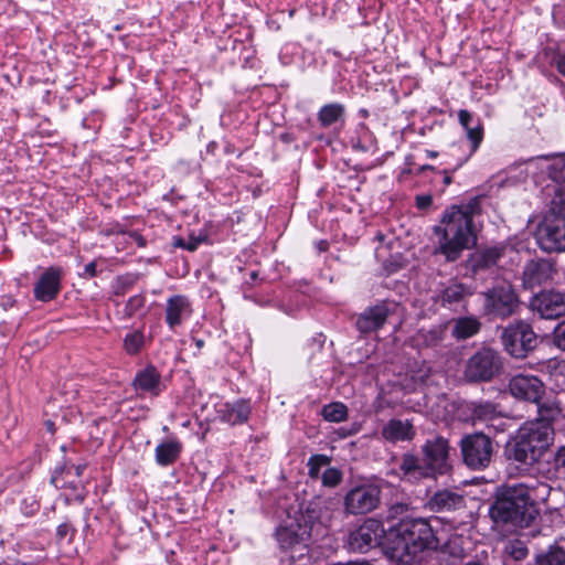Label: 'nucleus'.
Wrapping results in <instances>:
<instances>
[{
  "label": "nucleus",
  "instance_id": "7ed1b4c3",
  "mask_svg": "<svg viewBox=\"0 0 565 565\" xmlns=\"http://www.w3.org/2000/svg\"><path fill=\"white\" fill-rule=\"evenodd\" d=\"M440 253L448 262L457 260L465 249L471 248L477 242L473 226L460 211L447 209L439 225L434 227Z\"/></svg>",
  "mask_w": 565,
  "mask_h": 565
},
{
  "label": "nucleus",
  "instance_id": "423d86ee",
  "mask_svg": "<svg viewBox=\"0 0 565 565\" xmlns=\"http://www.w3.org/2000/svg\"><path fill=\"white\" fill-rule=\"evenodd\" d=\"M465 463L471 469L489 466L493 454V444L487 435L476 433L465 436L460 441Z\"/></svg>",
  "mask_w": 565,
  "mask_h": 565
},
{
  "label": "nucleus",
  "instance_id": "bb28decb",
  "mask_svg": "<svg viewBox=\"0 0 565 565\" xmlns=\"http://www.w3.org/2000/svg\"><path fill=\"white\" fill-rule=\"evenodd\" d=\"M502 252L503 249L500 247H488L476 252L471 257L472 268L476 270L491 268L497 265Z\"/></svg>",
  "mask_w": 565,
  "mask_h": 565
},
{
  "label": "nucleus",
  "instance_id": "72a5a7b5",
  "mask_svg": "<svg viewBox=\"0 0 565 565\" xmlns=\"http://www.w3.org/2000/svg\"><path fill=\"white\" fill-rule=\"evenodd\" d=\"M444 337L441 329H433L429 331L422 330L416 334L415 340L418 345L436 347L444 340Z\"/></svg>",
  "mask_w": 565,
  "mask_h": 565
},
{
  "label": "nucleus",
  "instance_id": "aec40b11",
  "mask_svg": "<svg viewBox=\"0 0 565 565\" xmlns=\"http://www.w3.org/2000/svg\"><path fill=\"white\" fill-rule=\"evenodd\" d=\"M401 478L411 482L419 481L424 478H435L428 466L423 459L413 454H404L399 463Z\"/></svg>",
  "mask_w": 565,
  "mask_h": 565
},
{
  "label": "nucleus",
  "instance_id": "f8f14e48",
  "mask_svg": "<svg viewBox=\"0 0 565 565\" xmlns=\"http://www.w3.org/2000/svg\"><path fill=\"white\" fill-rule=\"evenodd\" d=\"M508 386L514 398L534 404L545 392L544 383L535 375L516 374L510 379Z\"/></svg>",
  "mask_w": 565,
  "mask_h": 565
},
{
  "label": "nucleus",
  "instance_id": "e2e57ef3",
  "mask_svg": "<svg viewBox=\"0 0 565 565\" xmlns=\"http://www.w3.org/2000/svg\"><path fill=\"white\" fill-rule=\"evenodd\" d=\"M465 565H481L479 562H468L467 564Z\"/></svg>",
  "mask_w": 565,
  "mask_h": 565
},
{
  "label": "nucleus",
  "instance_id": "7c9ffc66",
  "mask_svg": "<svg viewBox=\"0 0 565 565\" xmlns=\"http://www.w3.org/2000/svg\"><path fill=\"white\" fill-rule=\"evenodd\" d=\"M534 565H565V551L552 546L545 553L536 555Z\"/></svg>",
  "mask_w": 565,
  "mask_h": 565
},
{
  "label": "nucleus",
  "instance_id": "a878e982",
  "mask_svg": "<svg viewBox=\"0 0 565 565\" xmlns=\"http://www.w3.org/2000/svg\"><path fill=\"white\" fill-rule=\"evenodd\" d=\"M182 451L181 441L171 437L157 445L154 449L156 462L159 466L166 467L178 460Z\"/></svg>",
  "mask_w": 565,
  "mask_h": 565
},
{
  "label": "nucleus",
  "instance_id": "412c9836",
  "mask_svg": "<svg viewBox=\"0 0 565 565\" xmlns=\"http://www.w3.org/2000/svg\"><path fill=\"white\" fill-rule=\"evenodd\" d=\"M388 317V308L380 303L366 309L356 320V328L363 332H372L382 328Z\"/></svg>",
  "mask_w": 565,
  "mask_h": 565
},
{
  "label": "nucleus",
  "instance_id": "473e14b6",
  "mask_svg": "<svg viewBox=\"0 0 565 565\" xmlns=\"http://www.w3.org/2000/svg\"><path fill=\"white\" fill-rule=\"evenodd\" d=\"M322 417L331 423H341L348 418V407L341 402L324 405L321 412Z\"/></svg>",
  "mask_w": 565,
  "mask_h": 565
},
{
  "label": "nucleus",
  "instance_id": "de8ad7c7",
  "mask_svg": "<svg viewBox=\"0 0 565 565\" xmlns=\"http://www.w3.org/2000/svg\"><path fill=\"white\" fill-rule=\"evenodd\" d=\"M417 209L427 210L433 204V196L430 194H420L415 199Z\"/></svg>",
  "mask_w": 565,
  "mask_h": 565
},
{
  "label": "nucleus",
  "instance_id": "1a4fd4ad",
  "mask_svg": "<svg viewBox=\"0 0 565 565\" xmlns=\"http://www.w3.org/2000/svg\"><path fill=\"white\" fill-rule=\"evenodd\" d=\"M384 535L382 523L375 519L365 520L349 536V547L353 552L366 553L377 546Z\"/></svg>",
  "mask_w": 565,
  "mask_h": 565
},
{
  "label": "nucleus",
  "instance_id": "c85d7f7f",
  "mask_svg": "<svg viewBox=\"0 0 565 565\" xmlns=\"http://www.w3.org/2000/svg\"><path fill=\"white\" fill-rule=\"evenodd\" d=\"M345 108L340 103H331L322 106L318 113V119L322 127H329L339 120H343Z\"/></svg>",
  "mask_w": 565,
  "mask_h": 565
},
{
  "label": "nucleus",
  "instance_id": "680f3d73",
  "mask_svg": "<svg viewBox=\"0 0 565 565\" xmlns=\"http://www.w3.org/2000/svg\"><path fill=\"white\" fill-rule=\"evenodd\" d=\"M326 245H327V244H326L324 242H321V243H320V245H319V248H320L321 250H323V249L326 248Z\"/></svg>",
  "mask_w": 565,
  "mask_h": 565
},
{
  "label": "nucleus",
  "instance_id": "8fccbe9b",
  "mask_svg": "<svg viewBox=\"0 0 565 565\" xmlns=\"http://www.w3.org/2000/svg\"><path fill=\"white\" fill-rule=\"evenodd\" d=\"M555 465L557 468H565V446L561 447L555 455Z\"/></svg>",
  "mask_w": 565,
  "mask_h": 565
},
{
  "label": "nucleus",
  "instance_id": "9d476101",
  "mask_svg": "<svg viewBox=\"0 0 565 565\" xmlns=\"http://www.w3.org/2000/svg\"><path fill=\"white\" fill-rule=\"evenodd\" d=\"M535 237L541 249L546 253L565 252V224L558 218H544Z\"/></svg>",
  "mask_w": 565,
  "mask_h": 565
},
{
  "label": "nucleus",
  "instance_id": "2f4dec72",
  "mask_svg": "<svg viewBox=\"0 0 565 565\" xmlns=\"http://www.w3.org/2000/svg\"><path fill=\"white\" fill-rule=\"evenodd\" d=\"M146 343V337L142 331L134 330L128 332L124 338V350L129 355H135L141 351Z\"/></svg>",
  "mask_w": 565,
  "mask_h": 565
},
{
  "label": "nucleus",
  "instance_id": "49530a36",
  "mask_svg": "<svg viewBox=\"0 0 565 565\" xmlns=\"http://www.w3.org/2000/svg\"><path fill=\"white\" fill-rule=\"evenodd\" d=\"M145 305V299L141 296L131 297L127 302V310L129 313H134Z\"/></svg>",
  "mask_w": 565,
  "mask_h": 565
},
{
  "label": "nucleus",
  "instance_id": "f704fd0d",
  "mask_svg": "<svg viewBox=\"0 0 565 565\" xmlns=\"http://www.w3.org/2000/svg\"><path fill=\"white\" fill-rule=\"evenodd\" d=\"M480 201V196H475L471 198L466 204L452 205L449 209L460 211L465 216L468 217V220H470V223L472 224L473 216L479 214L481 211Z\"/></svg>",
  "mask_w": 565,
  "mask_h": 565
},
{
  "label": "nucleus",
  "instance_id": "6e6d98bb",
  "mask_svg": "<svg viewBox=\"0 0 565 565\" xmlns=\"http://www.w3.org/2000/svg\"><path fill=\"white\" fill-rule=\"evenodd\" d=\"M185 243H186V241H184V239H182V238H177V239L174 241L173 245H174V246H177V247H181V248H183V249H184V246H183V245H185Z\"/></svg>",
  "mask_w": 565,
  "mask_h": 565
},
{
  "label": "nucleus",
  "instance_id": "6ab92c4d",
  "mask_svg": "<svg viewBox=\"0 0 565 565\" xmlns=\"http://www.w3.org/2000/svg\"><path fill=\"white\" fill-rule=\"evenodd\" d=\"M414 437V426L408 419L392 418L384 424L381 430V438L392 444L411 441Z\"/></svg>",
  "mask_w": 565,
  "mask_h": 565
},
{
  "label": "nucleus",
  "instance_id": "c9c22d12",
  "mask_svg": "<svg viewBox=\"0 0 565 565\" xmlns=\"http://www.w3.org/2000/svg\"><path fill=\"white\" fill-rule=\"evenodd\" d=\"M465 296V288L462 285L454 284L448 286L441 296L443 303H455L459 302Z\"/></svg>",
  "mask_w": 565,
  "mask_h": 565
},
{
  "label": "nucleus",
  "instance_id": "6e6552de",
  "mask_svg": "<svg viewBox=\"0 0 565 565\" xmlns=\"http://www.w3.org/2000/svg\"><path fill=\"white\" fill-rule=\"evenodd\" d=\"M381 500V489L375 484H362L344 497V508L350 514H365L375 510Z\"/></svg>",
  "mask_w": 565,
  "mask_h": 565
},
{
  "label": "nucleus",
  "instance_id": "5fc2aeb1",
  "mask_svg": "<svg viewBox=\"0 0 565 565\" xmlns=\"http://www.w3.org/2000/svg\"><path fill=\"white\" fill-rule=\"evenodd\" d=\"M556 67H557V71H558L563 76H565V53H564V54L558 55V57H557V60H556Z\"/></svg>",
  "mask_w": 565,
  "mask_h": 565
},
{
  "label": "nucleus",
  "instance_id": "f03ea898",
  "mask_svg": "<svg viewBox=\"0 0 565 565\" xmlns=\"http://www.w3.org/2000/svg\"><path fill=\"white\" fill-rule=\"evenodd\" d=\"M535 489L524 483L513 484L490 509L495 523H512L518 526H529L539 515L535 503Z\"/></svg>",
  "mask_w": 565,
  "mask_h": 565
},
{
  "label": "nucleus",
  "instance_id": "a18cd8bd",
  "mask_svg": "<svg viewBox=\"0 0 565 565\" xmlns=\"http://www.w3.org/2000/svg\"><path fill=\"white\" fill-rule=\"evenodd\" d=\"M458 120L460 122V125L462 126V128L465 130L469 129L470 127H472V121H473V117L471 115V113H469L468 110L466 109H460L458 111Z\"/></svg>",
  "mask_w": 565,
  "mask_h": 565
},
{
  "label": "nucleus",
  "instance_id": "ddd939ff",
  "mask_svg": "<svg viewBox=\"0 0 565 565\" xmlns=\"http://www.w3.org/2000/svg\"><path fill=\"white\" fill-rule=\"evenodd\" d=\"M424 461L428 466L434 477L444 475L449 469V445L443 437L428 439L423 446Z\"/></svg>",
  "mask_w": 565,
  "mask_h": 565
},
{
  "label": "nucleus",
  "instance_id": "4d7b16f0",
  "mask_svg": "<svg viewBox=\"0 0 565 565\" xmlns=\"http://www.w3.org/2000/svg\"><path fill=\"white\" fill-rule=\"evenodd\" d=\"M84 469H85V466H81V465H79V466H76V467H75V473H76V476H81Z\"/></svg>",
  "mask_w": 565,
  "mask_h": 565
},
{
  "label": "nucleus",
  "instance_id": "79ce46f5",
  "mask_svg": "<svg viewBox=\"0 0 565 565\" xmlns=\"http://www.w3.org/2000/svg\"><path fill=\"white\" fill-rule=\"evenodd\" d=\"M527 552V547L520 541H516L514 544H511L510 554L516 561L525 558Z\"/></svg>",
  "mask_w": 565,
  "mask_h": 565
},
{
  "label": "nucleus",
  "instance_id": "39448f33",
  "mask_svg": "<svg viewBox=\"0 0 565 565\" xmlns=\"http://www.w3.org/2000/svg\"><path fill=\"white\" fill-rule=\"evenodd\" d=\"M502 367L499 353L482 348L469 358L465 369V377L469 382H487L497 376Z\"/></svg>",
  "mask_w": 565,
  "mask_h": 565
},
{
  "label": "nucleus",
  "instance_id": "20e7f679",
  "mask_svg": "<svg viewBox=\"0 0 565 565\" xmlns=\"http://www.w3.org/2000/svg\"><path fill=\"white\" fill-rule=\"evenodd\" d=\"M554 440V428L546 423L527 422L518 430L513 458L525 465L537 462Z\"/></svg>",
  "mask_w": 565,
  "mask_h": 565
},
{
  "label": "nucleus",
  "instance_id": "2eb2a0df",
  "mask_svg": "<svg viewBox=\"0 0 565 565\" xmlns=\"http://www.w3.org/2000/svg\"><path fill=\"white\" fill-rule=\"evenodd\" d=\"M555 269L546 259H531L523 268L522 284L524 288H535L547 284L553 279Z\"/></svg>",
  "mask_w": 565,
  "mask_h": 565
},
{
  "label": "nucleus",
  "instance_id": "a211bd4d",
  "mask_svg": "<svg viewBox=\"0 0 565 565\" xmlns=\"http://www.w3.org/2000/svg\"><path fill=\"white\" fill-rule=\"evenodd\" d=\"M62 271L60 268H47L34 287V296L38 300L50 301L56 297L60 291V280Z\"/></svg>",
  "mask_w": 565,
  "mask_h": 565
},
{
  "label": "nucleus",
  "instance_id": "c756f323",
  "mask_svg": "<svg viewBox=\"0 0 565 565\" xmlns=\"http://www.w3.org/2000/svg\"><path fill=\"white\" fill-rule=\"evenodd\" d=\"M471 412L475 422L484 423L486 425L498 420V415L500 414L497 406L489 402L473 404Z\"/></svg>",
  "mask_w": 565,
  "mask_h": 565
},
{
  "label": "nucleus",
  "instance_id": "b1692460",
  "mask_svg": "<svg viewBox=\"0 0 565 565\" xmlns=\"http://www.w3.org/2000/svg\"><path fill=\"white\" fill-rule=\"evenodd\" d=\"M191 313L190 302L183 296H173L168 299L166 309V321L171 329L181 324L183 319Z\"/></svg>",
  "mask_w": 565,
  "mask_h": 565
},
{
  "label": "nucleus",
  "instance_id": "4be33fe9",
  "mask_svg": "<svg viewBox=\"0 0 565 565\" xmlns=\"http://www.w3.org/2000/svg\"><path fill=\"white\" fill-rule=\"evenodd\" d=\"M309 537V532L306 525L298 522H290L289 524L281 525L276 530V539L281 548L287 550L296 544L305 542Z\"/></svg>",
  "mask_w": 565,
  "mask_h": 565
},
{
  "label": "nucleus",
  "instance_id": "13d9d810",
  "mask_svg": "<svg viewBox=\"0 0 565 565\" xmlns=\"http://www.w3.org/2000/svg\"><path fill=\"white\" fill-rule=\"evenodd\" d=\"M426 154L428 158H436L438 153L433 150H426Z\"/></svg>",
  "mask_w": 565,
  "mask_h": 565
},
{
  "label": "nucleus",
  "instance_id": "e433bc0d",
  "mask_svg": "<svg viewBox=\"0 0 565 565\" xmlns=\"http://www.w3.org/2000/svg\"><path fill=\"white\" fill-rule=\"evenodd\" d=\"M329 463V458L324 455L311 456L308 460L309 476L313 479L319 477L320 469Z\"/></svg>",
  "mask_w": 565,
  "mask_h": 565
},
{
  "label": "nucleus",
  "instance_id": "0eeeda50",
  "mask_svg": "<svg viewBox=\"0 0 565 565\" xmlns=\"http://www.w3.org/2000/svg\"><path fill=\"white\" fill-rule=\"evenodd\" d=\"M505 351L514 358H524L536 344V334L531 326L520 321L507 327L501 334Z\"/></svg>",
  "mask_w": 565,
  "mask_h": 565
},
{
  "label": "nucleus",
  "instance_id": "5701e85b",
  "mask_svg": "<svg viewBox=\"0 0 565 565\" xmlns=\"http://www.w3.org/2000/svg\"><path fill=\"white\" fill-rule=\"evenodd\" d=\"M465 505V499L458 492L439 490L428 501V507L434 512H445L460 509Z\"/></svg>",
  "mask_w": 565,
  "mask_h": 565
},
{
  "label": "nucleus",
  "instance_id": "864d4df0",
  "mask_svg": "<svg viewBox=\"0 0 565 565\" xmlns=\"http://www.w3.org/2000/svg\"><path fill=\"white\" fill-rule=\"evenodd\" d=\"M70 532V525L67 523L60 524L56 529V535L60 539H64Z\"/></svg>",
  "mask_w": 565,
  "mask_h": 565
},
{
  "label": "nucleus",
  "instance_id": "0e129e2a",
  "mask_svg": "<svg viewBox=\"0 0 565 565\" xmlns=\"http://www.w3.org/2000/svg\"><path fill=\"white\" fill-rule=\"evenodd\" d=\"M458 557H461L462 556V553L459 552V553H455Z\"/></svg>",
  "mask_w": 565,
  "mask_h": 565
},
{
  "label": "nucleus",
  "instance_id": "9b49d317",
  "mask_svg": "<svg viewBox=\"0 0 565 565\" xmlns=\"http://www.w3.org/2000/svg\"><path fill=\"white\" fill-rule=\"evenodd\" d=\"M484 306L488 312L507 318L518 307V298L511 286L502 285L486 294Z\"/></svg>",
  "mask_w": 565,
  "mask_h": 565
},
{
  "label": "nucleus",
  "instance_id": "a19ab883",
  "mask_svg": "<svg viewBox=\"0 0 565 565\" xmlns=\"http://www.w3.org/2000/svg\"><path fill=\"white\" fill-rule=\"evenodd\" d=\"M136 276H122L117 279L116 294L122 295L125 291L130 288L136 282Z\"/></svg>",
  "mask_w": 565,
  "mask_h": 565
},
{
  "label": "nucleus",
  "instance_id": "cd10ccee",
  "mask_svg": "<svg viewBox=\"0 0 565 565\" xmlns=\"http://www.w3.org/2000/svg\"><path fill=\"white\" fill-rule=\"evenodd\" d=\"M481 323L475 317H463L455 320L452 335L459 340L473 337L480 330Z\"/></svg>",
  "mask_w": 565,
  "mask_h": 565
},
{
  "label": "nucleus",
  "instance_id": "603ef678",
  "mask_svg": "<svg viewBox=\"0 0 565 565\" xmlns=\"http://www.w3.org/2000/svg\"><path fill=\"white\" fill-rule=\"evenodd\" d=\"M96 263L95 262H90L88 263L85 268H84V275L87 276V277H94L96 276Z\"/></svg>",
  "mask_w": 565,
  "mask_h": 565
},
{
  "label": "nucleus",
  "instance_id": "c03bdc74",
  "mask_svg": "<svg viewBox=\"0 0 565 565\" xmlns=\"http://www.w3.org/2000/svg\"><path fill=\"white\" fill-rule=\"evenodd\" d=\"M408 509H409V505L407 503L398 502V503L392 504L388 509V518L396 519L398 516H402L405 513H407Z\"/></svg>",
  "mask_w": 565,
  "mask_h": 565
},
{
  "label": "nucleus",
  "instance_id": "37998d69",
  "mask_svg": "<svg viewBox=\"0 0 565 565\" xmlns=\"http://www.w3.org/2000/svg\"><path fill=\"white\" fill-rule=\"evenodd\" d=\"M121 236L127 243L136 244L138 247H145L147 245L145 237L138 232H124Z\"/></svg>",
  "mask_w": 565,
  "mask_h": 565
},
{
  "label": "nucleus",
  "instance_id": "3c124183",
  "mask_svg": "<svg viewBox=\"0 0 565 565\" xmlns=\"http://www.w3.org/2000/svg\"><path fill=\"white\" fill-rule=\"evenodd\" d=\"M201 243V238H198V237H190L185 245L184 246V249L189 250V252H194L199 245Z\"/></svg>",
  "mask_w": 565,
  "mask_h": 565
},
{
  "label": "nucleus",
  "instance_id": "58836bf2",
  "mask_svg": "<svg viewBox=\"0 0 565 565\" xmlns=\"http://www.w3.org/2000/svg\"><path fill=\"white\" fill-rule=\"evenodd\" d=\"M342 479L341 472L335 468H328L322 473V483L327 487H335Z\"/></svg>",
  "mask_w": 565,
  "mask_h": 565
},
{
  "label": "nucleus",
  "instance_id": "f257e3e1",
  "mask_svg": "<svg viewBox=\"0 0 565 565\" xmlns=\"http://www.w3.org/2000/svg\"><path fill=\"white\" fill-rule=\"evenodd\" d=\"M392 534V556L405 565L417 562L425 550L437 546L434 531L425 519H403Z\"/></svg>",
  "mask_w": 565,
  "mask_h": 565
},
{
  "label": "nucleus",
  "instance_id": "4468645a",
  "mask_svg": "<svg viewBox=\"0 0 565 565\" xmlns=\"http://www.w3.org/2000/svg\"><path fill=\"white\" fill-rule=\"evenodd\" d=\"M531 306L541 318L557 319L565 315V294L554 290L542 291L532 299Z\"/></svg>",
  "mask_w": 565,
  "mask_h": 565
},
{
  "label": "nucleus",
  "instance_id": "4c0bfd02",
  "mask_svg": "<svg viewBox=\"0 0 565 565\" xmlns=\"http://www.w3.org/2000/svg\"><path fill=\"white\" fill-rule=\"evenodd\" d=\"M466 135L469 141L471 142V150L475 152L479 148L483 139V127L479 122V120L475 126L466 130Z\"/></svg>",
  "mask_w": 565,
  "mask_h": 565
},
{
  "label": "nucleus",
  "instance_id": "09e8293b",
  "mask_svg": "<svg viewBox=\"0 0 565 565\" xmlns=\"http://www.w3.org/2000/svg\"><path fill=\"white\" fill-rule=\"evenodd\" d=\"M488 428H493L495 433H499V431H504L507 429V422L505 419L501 416V413L498 415V420L495 422H490L488 425H487Z\"/></svg>",
  "mask_w": 565,
  "mask_h": 565
},
{
  "label": "nucleus",
  "instance_id": "dca6fc26",
  "mask_svg": "<svg viewBox=\"0 0 565 565\" xmlns=\"http://www.w3.org/2000/svg\"><path fill=\"white\" fill-rule=\"evenodd\" d=\"M539 419L535 422L546 423L550 426L561 418H565V392L548 395L537 403Z\"/></svg>",
  "mask_w": 565,
  "mask_h": 565
},
{
  "label": "nucleus",
  "instance_id": "bf43d9fd",
  "mask_svg": "<svg viewBox=\"0 0 565 565\" xmlns=\"http://www.w3.org/2000/svg\"><path fill=\"white\" fill-rule=\"evenodd\" d=\"M195 345H196L198 349H201L204 345V341L201 340V339H198V340H195Z\"/></svg>",
  "mask_w": 565,
  "mask_h": 565
},
{
  "label": "nucleus",
  "instance_id": "052dcab7",
  "mask_svg": "<svg viewBox=\"0 0 565 565\" xmlns=\"http://www.w3.org/2000/svg\"><path fill=\"white\" fill-rule=\"evenodd\" d=\"M537 160L539 161H547L548 157L547 156H543V157L537 158Z\"/></svg>",
  "mask_w": 565,
  "mask_h": 565
},
{
  "label": "nucleus",
  "instance_id": "f3484780",
  "mask_svg": "<svg viewBox=\"0 0 565 565\" xmlns=\"http://www.w3.org/2000/svg\"><path fill=\"white\" fill-rule=\"evenodd\" d=\"M250 412V405L245 399H238L233 403H220L216 405V418L230 426L246 423Z\"/></svg>",
  "mask_w": 565,
  "mask_h": 565
},
{
  "label": "nucleus",
  "instance_id": "ea45409f",
  "mask_svg": "<svg viewBox=\"0 0 565 565\" xmlns=\"http://www.w3.org/2000/svg\"><path fill=\"white\" fill-rule=\"evenodd\" d=\"M553 343L559 350L565 351V320L555 327L553 332Z\"/></svg>",
  "mask_w": 565,
  "mask_h": 565
},
{
  "label": "nucleus",
  "instance_id": "393cba45",
  "mask_svg": "<svg viewBox=\"0 0 565 565\" xmlns=\"http://www.w3.org/2000/svg\"><path fill=\"white\" fill-rule=\"evenodd\" d=\"M161 376L153 366H148L137 373L134 385L138 392L158 395L161 391Z\"/></svg>",
  "mask_w": 565,
  "mask_h": 565
}]
</instances>
